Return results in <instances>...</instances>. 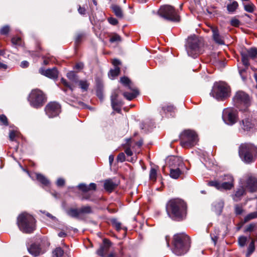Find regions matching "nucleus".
Masks as SVG:
<instances>
[{"mask_svg": "<svg viewBox=\"0 0 257 257\" xmlns=\"http://www.w3.org/2000/svg\"><path fill=\"white\" fill-rule=\"evenodd\" d=\"M234 186V183L231 182H222L221 183V190H230Z\"/></svg>", "mask_w": 257, "mask_h": 257, "instance_id": "nucleus-33", "label": "nucleus"}, {"mask_svg": "<svg viewBox=\"0 0 257 257\" xmlns=\"http://www.w3.org/2000/svg\"><path fill=\"white\" fill-rule=\"evenodd\" d=\"M220 180L222 182H231L232 183L234 182L233 177L230 175H225L220 177Z\"/></svg>", "mask_w": 257, "mask_h": 257, "instance_id": "nucleus-46", "label": "nucleus"}, {"mask_svg": "<svg viewBox=\"0 0 257 257\" xmlns=\"http://www.w3.org/2000/svg\"><path fill=\"white\" fill-rule=\"evenodd\" d=\"M184 168L178 167L176 168H170V176L173 179H178L182 173V169Z\"/></svg>", "mask_w": 257, "mask_h": 257, "instance_id": "nucleus-25", "label": "nucleus"}, {"mask_svg": "<svg viewBox=\"0 0 257 257\" xmlns=\"http://www.w3.org/2000/svg\"><path fill=\"white\" fill-rule=\"evenodd\" d=\"M80 87L83 90V91H86L88 88L89 84L86 81L80 80L78 81Z\"/></svg>", "mask_w": 257, "mask_h": 257, "instance_id": "nucleus-45", "label": "nucleus"}, {"mask_svg": "<svg viewBox=\"0 0 257 257\" xmlns=\"http://www.w3.org/2000/svg\"><path fill=\"white\" fill-rule=\"evenodd\" d=\"M239 156L246 163L253 161V156L257 153L256 147L251 144H242L239 148Z\"/></svg>", "mask_w": 257, "mask_h": 257, "instance_id": "nucleus-5", "label": "nucleus"}, {"mask_svg": "<svg viewBox=\"0 0 257 257\" xmlns=\"http://www.w3.org/2000/svg\"><path fill=\"white\" fill-rule=\"evenodd\" d=\"M211 29L212 32V38L215 43L219 45L224 44L223 37L220 35L218 28L211 27Z\"/></svg>", "mask_w": 257, "mask_h": 257, "instance_id": "nucleus-21", "label": "nucleus"}, {"mask_svg": "<svg viewBox=\"0 0 257 257\" xmlns=\"http://www.w3.org/2000/svg\"><path fill=\"white\" fill-rule=\"evenodd\" d=\"M168 164L170 168L178 167L184 168V164L182 160L176 156H171L168 158Z\"/></svg>", "mask_w": 257, "mask_h": 257, "instance_id": "nucleus-18", "label": "nucleus"}, {"mask_svg": "<svg viewBox=\"0 0 257 257\" xmlns=\"http://www.w3.org/2000/svg\"><path fill=\"white\" fill-rule=\"evenodd\" d=\"M112 9L116 16L119 18H121L122 17V12L119 7L115 5L113 6L112 7Z\"/></svg>", "mask_w": 257, "mask_h": 257, "instance_id": "nucleus-39", "label": "nucleus"}, {"mask_svg": "<svg viewBox=\"0 0 257 257\" xmlns=\"http://www.w3.org/2000/svg\"><path fill=\"white\" fill-rule=\"evenodd\" d=\"M19 133L17 131H10L9 133V139L11 141H16V138L18 137Z\"/></svg>", "mask_w": 257, "mask_h": 257, "instance_id": "nucleus-44", "label": "nucleus"}, {"mask_svg": "<svg viewBox=\"0 0 257 257\" xmlns=\"http://www.w3.org/2000/svg\"><path fill=\"white\" fill-rule=\"evenodd\" d=\"M67 214L71 217L79 219L80 213L79 209L70 208L67 211Z\"/></svg>", "mask_w": 257, "mask_h": 257, "instance_id": "nucleus-27", "label": "nucleus"}, {"mask_svg": "<svg viewBox=\"0 0 257 257\" xmlns=\"http://www.w3.org/2000/svg\"><path fill=\"white\" fill-rule=\"evenodd\" d=\"M109 23L112 25H116L118 23L117 20L114 18H109L108 19Z\"/></svg>", "mask_w": 257, "mask_h": 257, "instance_id": "nucleus-61", "label": "nucleus"}, {"mask_svg": "<svg viewBox=\"0 0 257 257\" xmlns=\"http://www.w3.org/2000/svg\"><path fill=\"white\" fill-rule=\"evenodd\" d=\"M10 31V27L8 25H6L0 29V34L2 35H7Z\"/></svg>", "mask_w": 257, "mask_h": 257, "instance_id": "nucleus-52", "label": "nucleus"}, {"mask_svg": "<svg viewBox=\"0 0 257 257\" xmlns=\"http://www.w3.org/2000/svg\"><path fill=\"white\" fill-rule=\"evenodd\" d=\"M120 72V68L118 67H115L113 69H111L109 71L108 75L111 77L112 79L118 75Z\"/></svg>", "mask_w": 257, "mask_h": 257, "instance_id": "nucleus-37", "label": "nucleus"}, {"mask_svg": "<svg viewBox=\"0 0 257 257\" xmlns=\"http://www.w3.org/2000/svg\"><path fill=\"white\" fill-rule=\"evenodd\" d=\"M201 44L200 40L196 36L189 37L185 45L188 55L193 58L197 57L201 53Z\"/></svg>", "mask_w": 257, "mask_h": 257, "instance_id": "nucleus-6", "label": "nucleus"}, {"mask_svg": "<svg viewBox=\"0 0 257 257\" xmlns=\"http://www.w3.org/2000/svg\"><path fill=\"white\" fill-rule=\"evenodd\" d=\"M246 188L250 192L257 191V178L253 177H249L246 181Z\"/></svg>", "mask_w": 257, "mask_h": 257, "instance_id": "nucleus-20", "label": "nucleus"}, {"mask_svg": "<svg viewBox=\"0 0 257 257\" xmlns=\"http://www.w3.org/2000/svg\"><path fill=\"white\" fill-rule=\"evenodd\" d=\"M234 211L236 215L241 214L243 211L242 206L239 204H236L234 206Z\"/></svg>", "mask_w": 257, "mask_h": 257, "instance_id": "nucleus-50", "label": "nucleus"}, {"mask_svg": "<svg viewBox=\"0 0 257 257\" xmlns=\"http://www.w3.org/2000/svg\"><path fill=\"white\" fill-rule=\"evenodd\" d=\"M39 72L41 74L53 79H57L58 76V71L56 67L47 69L40 68Z\"/></svg>", "mask_w": 257, "mask_h": 257, "instance_id": "nucleus-17", "label": "nucleus"}, {"mask_svg": "<svg viewBox=\"0 0 257 257\" xmlns=\"http://www.w3.org/2000/svg\"><path fill=\"white\" fill-rule=\"evenodd\" d=\"M173 243V252L177 255H181L188 251L190 246V239L184 233L176 234L174 236Z\"/></svg>", "mask_w": 257, "mask_h": 257, "instance_id": "nucleus-2", "label": "nucleus"}, {"mask_svg": "<svg viewBox=\"0 0 257 257\" xmlns=\"http://www.w3.org/2000/svg\"><path fill=\"white\" fill-rule=\"evenodd\" d=\"M84 36L85 34L83 33H78L75 38V43L76 44H79L83 39V38L84 37Z\"/></svg>", "mask_w": 257, "mask_h": 257, "instance_id": "nucleus-51", "label": "nucleus"}, {"mask_svg": "<svg viewBox=\"0 0 257 257\" xmlns=\"http://www.w3.org/2000/svg\"><path fill=\"white\" fill-rule=\"evenodd\" d=\"M28 101L34 108L41 107L46 101V97L43 92L39 89H33L29 94Z\"/></svg>", "mask_w": 257, "mask_h": 257, "instance_id": "nucleus-9", "label": "nucleus"}, {"mask_svg": "<svg viewBox=\"0 0 257 257\" xmlns=\"http://www.w3.org/2000/svg\"><path fill=\"white\" fill-rule=\"evenodd\" d=\"M120 41H121L120 37L118 35H117V34L114 35L110 39V42L111 43H113L114 42Z\"/></svg>", "mask_w": 257, "mask_h": 257, "instance_id": "nucleus-55", "label": "nucleus"}, {"mask_svg": "<svg viewBox=\"0 0 257 257\" xmlns=\"http://www.w3.org/2000/svg\"><path fill=\"white\" fill-rule=\"evenodd\" d=\"M112 64L113 65L115 68L116 67H118V66L121 64V62L119 60L115 59L112 60Z\"/></svg>", "mask_w": 257, "mask_h": 257, "instance_id": "nucleus-64", "label": "nucleus"}, {"mask_svg": "<svg viewBox=\"0 0 257 257\" xmlns=\"http://www.w3.org/2000/svg\"><path fill=\"white\" fill-rule=\"evenodd\" d=\"M84 64L82 62L77 63L74 66V68L78 70H81L83 68Z\"/></svg>", "mask_w": 257, "mask_h": 257, "instance_id": "nucleus-60", "label": "nucleus"}, {"mask_svg": "<svg viewBox=\"0 0 257 257\" xmlns=\"http://www.w3.org/2000/svg\"><path fill=\"white\" fill-rule=\"evenodd\" d=\"M222 118L225 123L233 125L237 121V110L231 108L224 109L222 112Z\"/></svg>", "mask_w": 257, "mask_h": 257, "instance_id": "nucleus-13", "label": "nucleus"}, {"mask_svg": "<svg viewBox=\"0 0 257 257\" xmlns=\"http://www.w3.org/2000/svg\"><path fill=\"white\" fill-rule=\"evenodd\" d=\"M162 110L166 113L167 112H173L175 109V107L172 105H165L162 107Z\"/></svg>", "mask_w": 257, "mask_h": 257, "instance_id": "nucleus-49", "label": "nucleus"}, {"mask_svg": "<svg viewBox=\"0 0 257 257\" xmlns=\"http://www.w3.org/2000/svg\"><path fill=\"white\" fill-rule=\"evenodd\" d=\"M120 82L125 86L127 87L128 89L135 87L130 80L126 77H123L120 78Z\"/></svg>", "mask_w": 257, "mask_h": 257, "instance_id": "nucleus-29", "label": "nucleus"}, {"mask_svg": "<svg viewBox=\"0 0 257 257\" xmlns=\"http://www.w3.org/2000/svg\"><path fill=\"white\" fill-rule=\"evenodd\" d=\"M110 246V241L108 239L105 238L103 240V243L100 246L99 248L97 251V253L102 257H116L115 254L113 253H111L107 255Z\"/></svg>", "mask_w": 257, "mask_h": 257, "instance_id": "nucleus-16", "label": "nucleus"}, {"mask_svg": "<svg viewBox=\"0 0 257 257\" xmlns=\"http://www.w3.org/2000/svg\"><path fill=\"white\" fill-rule=\"evenodd\" d=\"M257 218V211L251 212L246 215L244 218V222H247L250 220Z\"/></svg>", "mask_w": 257, "mask_h": 257, "instance_id": "nucleus-36", "label": "nucleus"}, {"mask_svg": "<svg viewBox=\"0 0 257 257\" xmlns=\"http://www.w3.org/2000/svg\"><path fill=\"white\" fill-rule=\"evenodd\" d=\"M187 208L186 203L179 198L170 199L166 206L168 216L175 221H181L186 218Z\"/></svg>", "mask_w": 257, "mask_h": 257, "instance_id": "nucleus-1", "label": "nucleus"}, {"mask_svg": "<svg viewBox=\"0 0 257 257\" xmlns=\"http://www.w3.org/2000/svg\"><path fill=\"white\" fill-rule=\"evenodd\" d=\"M0 121H1L4 125H8V121L7 117L6 115L2 114L0 115Z\"/></svg>", "mask_w": 257, "mask_h": 257, "instance_id": "nucleus-56", "label": "nucleus"}, {"mask_svg": "<svg viewBox=\"0 0 257 257\" xmlns=\"http://www.w3.org/2000/svg\"><path fill=\"white\" fill-rule=\"evenodd\" d=\"M78 188L83 192L81 198V200H93L91 199L92 193L87 192L90 190H95L96 189V184L91 183L89 185H87L85 184L81 183L78 185Z\"/></svg>", "mask_w": 257, "mask_h": 257, "instance_id": "nucleus-14", "label": "nucleus"}, {"mask_svg": "<svg viewBox=\"0 0 257 257\" xmlns=\"http://www.w3.org/2000/svg\"><path fill=\"white\" fill-rule=\"evenodd\" d=\"M208 185L210 186L214 187L218 190H221V183L217 181H210L208 183Z\"/></svg>", "mask_w": 257, "mask_h": 257, "instance_id": "nucleus-48", "label": "nucleus"}, {"mask_svg": "<svg viewBox=\"0 0 257 257\" xmlns=\"http://www.w3.org/2000/svg\"><path fill=\"white\" fill-rule=\"evenodd\" d=\"M240 22L237 19H232L230 21V24L232 26L238 27L239 25Z\"/></svg>", "mask_w": 257, "mask_h": 257, "instance_id": "nucleus-59", "label": "nucleus"}, {"mask_svg": "<svg viewBox=\"0 0 257 257\" xmlns=\"http://www.w3.org/2000/svg\"><path fill=\"white\" fill-rule=\"evenodd\" d=\"M61 82L65 87L69 88L72 91L73 90L72 86L70 84H69V83L67 82L66 80H65V79L62 78L61 79Z\"/></svg>", "mask_w": 257, "mask_h": 257, "instance_id": "nucleus-58", "label": "nucleus"}, {"mask_svg": "<svg viewBox=\"0 0 257 257\" xmlns=\"http://www.w3.org/2000/svg\"><path fill=\"white\" fill-rule=\"evenodd\" d=\"M117 92L116 91H114L111 96V103H114L115 102V100H117Z\"/></svg>", "mask_w": 257, "mask_h": 257, "instance_id": "nucleus-57", "label": "nucleus"}, {"mask_svg": "<svg viewBox=\"0 0 257 257\" xmlns=\"http://www.w3.org/2000/svg\"><path fill=\"white\" fill-rule=\"evenodd\" d=\"M249 66H244V68H240L238 67L239 73L243 80H245L246 78V70Z\"/></svg>", "mask_w": 257, "mask_h": 257, "instance_id": "nucleus-40", "label": "nucleus"}, {"mask_svg": "<svg viewBox=\"0 0 257 257\" xmlns=\"http://www.w3.org/2000/svg\"><path fill=\"white\" fill-rule=\"evenodd\" d=\"M117 184L114 183L112 180H106L104 183V189L109 192H111L116 186Z\"/></svg>", "mask_w": 257, "mask_h": 257, "instance_id": "nucleus-26", "label": "nucleus"}, {"mask_svg": "<svg viewBox=\"0 0 257 257\" xmlns=\"http://www.w3.org/2000/svg\"><path fill=\"white\" fill-rule=\"evenodd\" d=\"M56 183L58 186H62L65 184V180L62 178H59Z\"/></svg>", "mask_w": 257, "mask_h": 257, "instance_id": "nucleus-62", "label": "nucleus"}, {"mask_svg": "<svg viewBox=\"0 0 257 257\" xmlns=\"http://www.w3.org/2000/svg\"><path fill=\"white\" fill-rule=\"evenodd\" d=\"M246 194L245 188L243 186H239L232 194V198L234 201L238 202L240 201L242 197Z\"/></svg>", "mask_w": 257, "mask_h": 257, "instance_id": "nucleus-19", "label": "nucleus"}, {"mask_svg": "<svg viewBox=\"0 0 257 257\" xmlns=\"http://www.w3.org/2000/svg\"><path fill=\"white\" fill-rule=\"evenodd\" d=\"M242 128L244 131H249L252 127V123L248 119L242 120Z\"/></svg>", "mask_w": 257, "mask_h": 257, "instance_id": "nucleus-35", "label": "nucleus"}, {"mask_svg": "<svg viewBox=\"0 0 257 257\" xmlns=\"http://www.w3.org/2000/svg\"><path fill=\"white\" fill-rule=\"evenodd\" d=\"M68 78L74 83L78 82V76L74 71H70L67 74Z\"/></svg>", "mask_w": 257, "mask_h": 257, "instance_id": "nucleus-34", "label": "nucleus"}, {"mask_svg": "<svg viewBox=\"0 0 257 257\" xmlns=\"http://www.w3.org/2000/svg\"><path fill=\"white\" fill-rule=\"evenodd\" d=\"M180 144L183 148H191L198 142V136L196 133L190 130L183 131L180 136Z\"/></svg>", "mask_w": 257, "mask_h": 257, "instance_id": "nucleus-8", "label": "nucleus"}, {"mask_svg": "<svg viewBox=\"0 0 257 257\" xmlns=\"http://www.w3.org/2000/svg\"><path fill=\"white\" fill-rule=\"evenodd\" d=\"M35 223L33 216L26 212L20 214L17 218L19 228L24 233H32L35 229Z\"/></svg>", "mask_w": 257, "mask_h": 257, "instance_id": "nucleus-3", "label": "nucleus"}, {"mask_svg": "<svg viewBox=\"0 0 257 257\" xmlns=\"http://www.w3.org/2000/svg\"><path fill=\"white\" fill-rule=\"evenodd\" d=\"M256 226L255 223H251L246 226L244 229V232H252Z\"/></svg>", "mask_w": 257, "mask_h": 257, "instance_id": "nucleus-47", "label": "nucleus"}, {"mask_svg": "<svg viewBox=\"0 0 257 257\" xmlns=\"http://www.w3.org/2000/svg\"><path fill=\"white\" fill-rule=\"evenodd\" d=\"M125 160V156L123 153H119L117 157V161L119 162H123Z\"/></svg>", "mask_w": 257, "mask_h": 257, "instance_id": "nucleus-54", "label": "nucleus"}, {"mask_svg": "<svg viewBox=\"0 0 257 257\" xmlns=\"http://www.w3.org/2000/svg\"><path fill=\"white\" fill-rule=\"evenodd\" d=\"M52 257H70V255L67 252H64L60 247H58L53 251Z\"/></svg>", "mask_w": 257, "mask_h": 257, "instance_id": "nucleus-23", "label": "nucleus"}, {"mask_svg": "<svg viewBox=\"0 0 257 257\" xmlns=\"http://www.w3.org/2000/svg\"><path fill=\"white\" fill-rule=\"evenodd\" d=\"M241 61L244 66H249V60L257 58V48L251 47L249 49L243 48L240 51Z\"/></svg>", "mask_w": 257, "mask_h": 257, "instance_id": "nucleus-12", "label": "nucleus"}, {"mask_svg": "<svg viewBox=\"0 0 257 257\" xmlns=\"http://www.w3.org/2000/svg\"><path fill=\"white\" fill-rule=\"evenodd\" d=\"M251 97L242 90L237 91L233 98L234 106L243 111L247 110L248 108L251 104Z\"/></svg>", "mask_w": 257, "mask_h": 257, "instance_id": "nucleus-4", "label": "nucleus"}, {"mask_svg": "<svg viewBox=\"0 0 257 257\" xmlns=\"http://www.w3.org/2000/svg\"><path fill=\"white\" fill-rule=\"evenodd\" d=\"M210 95L217 100H223L229 96V88L225 83L216 82L212 87Z\"/></svg>", "mask_w": 257, "mask_h": 257, "instance_id": "nucleus-7", "label": "nucleus"}, {"mask_svg": "<svg viewBox=\"0 0 257 257\" xmlns=\"http://www.w3.org/2000/svg\"><path fill=\"white\" fill-rule=\"evenodd\" d=\"M247 237L242 235L240 236L238 238V243L240 247H244L247 242Z\"/></svg>", "mask_w": 257, "mask_h": 257, "instance_id": "nucleus-43", "label": "nucleus"}, {"mask_svg": "<svg viewBox=\"0 0 257 257\" xmlns=\"http://www.w3.org/2000/svg\"><path fill=\"white\" fill-rule=\"evenodd\" d=\"M130 89L132 91L131 92H125L123 93V95L126 99L128 100H131L136 97L139 94V91L136 87H133L132 89Z\"/></svg>", "mask_w": 257, "mask_h": 257, "instance_id": "nucleus-24", "label": "nucleus"}, {"mask_svg": "<svg viewBox=\"0 0 257 257\" xmlns=\"http://www.w3.org/2000/svg\"><path fill=\"white\" fill-rule=\"evenodd\" d=\"M12 42L16 45H20L22 42V39L20 37H14L12 39Z\"/></svg>", "mask_w": 257, "mask_h": 257, "instance_id": "nucleus-53", "label": "nucleus"}, {"mask_svg": "<svg viewBox=\"0 0 257 257\" xmlns=\"http://www.w3.org/2000/svg\"><path fill=\"white\" fill-rule=\"evenodd\" d=\"M223 206L224 203L221 201L214 204L215 211H216V213H217L218 214H220L221 213Z\"/></svg>", "mask_w": 257, "mask_h": 257, "instance_id": "nucleus-38", "label": "nucleus"}, {"mask_svg": "<svg viewBox=\"0 0 257 257\" xmlns=\"http://www.w3.org/2000/svg\"><path fill=\"white\" fill-rule=\"evenodd\" d=\"M238 8V3L234 0H229L227 5L226 8L229 14L234 13Z\"/></svg>", "mask_w": 257, "mask_h": 257, "instance_id": "nucleus-22", "label": "nucleus"}, {"mask_svg": "<svg viewBox=\"0 0 257 257\" xmlns=\"http://www.w3.org/2000/svg\"><path fill=\"white\" fill-rule=\"evenodd\" d=\"M210 236L212 240L213 241L214 244L216 245L217 241L218 240V236L217 235H214L212 233L210 234Z\"/></svg>", "mask_w": 257, "mask_h": 257, "instance_id": "nucleus-63", "label": "nucleus"}, {"mask_svg": "<svg viewBox=\"0 0 257 257\" xmlns=\"http://www.w3.org/2000/svg\"><path fill=\"white\" fill-rule=\"evenodd\" d=\"M79 211L80 215L82 214H91L93 212L91 207L88 205L81 207L79 209Z\"/></svg>", "mask_w": 257, "mask_h": 257, "instance_id": "nucleus-32", "label": "nucleus"}, {"mask_svg": "<svg viewBox=\"0 0 257 257\" xmlns=\"http://www.w3.org/2000/svg\"><path fill=\"white\" fill-rule=\"evenodd\" d=\"M157 176V169L155 168H151L150 174V180L153 182H155Z\"/></svg>", "mask_w": 257, "mask_h": 257, "instance_id": "nucleus-31", "label": "nucleus"}, {"mask_svg": "<svg viewBox=\"0 0 257 257\" xmlns=\"http://www.w3.org/2000/svg\"><path fill=\"white\" fill-rule=\"evenodd\" d=\"M45 110L49 117L53 118L59 115L61 111V107L59 103L51 102L46 106Z\"/></svg>", "mask_w": 257, "mask_h": 257, "instance_id": "nucleus-15", "label": "nucleus"}, {"mask_svg": "<svg viewBox=\"0 0 257 257\" xmlns=\"http://www.w3.org/2000/svg\"><path fill=\"white\" fill-rule=\"evenodd\" d=\"M49 243L41 241L40 243L34 242L30 246H28L29 252L34 256H38L46 252Z\"/></svg>", "mask_w": 257, "mask_h": 257, "instance_id": "nucleus-11", "label": "nucleus"}, {"mask_svg": "<svg viewBox=\"0 0 257 257\" xmlns=\"http://www.w3.org/2000/svg\"><path fill=\"white\" fill-rule=\"evenodd\" d=\"M255 250V240L252 239L249 243L246 253V256H249Z\"/></svg>", "mask_w": 257, "mask_h": 257, "instance_id": "nucleus-28", "label": "nucleus"}, {"mask_svg": "<svg viewBox=\"0 0 257 257\" xmlns=\"http://www.w3.org/2000/svg\"><path fill=\"white\" fill-rule=\"evenodd\" d=\"M159 15L166 20L171 21H178L179 16L178 15L174 8L169 5L161 7L159 12Z\"/></svg>", "mask_w": 257, "mask_h": 257, "instance_id": "nucleus-10", "label": "nucleus"}, {"mask_svg": "<svg viewBox=\"0 0 257 257\" xmlns=\"http://www.w3.org/2000/svg\"><path fill=\"white\" fill-rule=\"evenodd\" d=\"M37 179L43 185L47 186L49 184V181L43 175L41 174H36Z\"/></svg>", "mask_w": 257, "mask_h": 257, "instance_id": "nucleus-30", "label": "nucleus"}, {"mask_svg": "<svg viewBox=\"0 0 257 257\" xmlns=\"http://www.w3.org/2000/svg\"><path fill=\"white\" fill-rule=\"evenodd\" d=\"M111 222L112 226L116 229V230L119 231L121 228V224L116 219L113 218L111 219Z\"/></svg>", "mask_w": 257, "mask_h": 257, "instance_id": "nucleus-41", "label": "nucleus"}, {"mask_svg": "<svg viewBox=\"0 0 257 257\" xmlns=\"http://www.w3.org/2000/svg\"><path fill=\"white\" fill-rule=\"evenodd\" d=\"M244 9L246 12L248 13H252L254 11L255 6L252 3L248 4H243Z\"/></svg>", "mask_w": 257, "mask_h": 257, "instance_id": "nucleus-42", "label": "nucleus"}]
</instances>
